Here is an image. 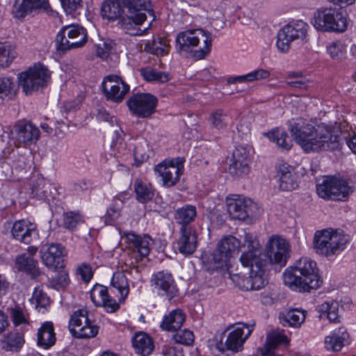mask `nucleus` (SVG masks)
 Wrapping results in <instances>:
<instances>
[{"instance_id": "nucleus-20", "label": "nucleus", "mask_w": 356, "mask_h": 356, "mask_svg": "<svg viewBox=\"0 0 356 356\" xmlns=\"http://www.w3.org/2000/svg\"><path fill=\"white\" fill-rule=\"evenodd\" d=\"M12 134L17 145H30L35 143L40 138V130L31 122H18L14 126Z\"/></svg>"}, {"instance_id": "nucleus-59", "label": "nucleus", "mask_w": 356, "mask_h": 356, "mask_svg": "<svg viewBox=\"0 0 356 356\" xmlns=\"http://www.w3.org/2000/svg\"><path fill=\"white\" fill-rule=\"evenodd\" d=\"M115 44L111 40H107L97 47V54L102 59H106L113 50Z\"/></svg>"}, {"instance_id": "nucleus-27", "label": "nucleus", "mask_w": 356, "mask_h": 356, "mask_svg": "<svg viewBox=\"0 0 356 356\" xmlns=\"http://www.w3.org/2000/svg\"><path fill=\"white\" fill-rule=\"evenodd\" d=\"M349 334L346 328L340 327L325 338V347L327 350L339 351L348 343Z\"/></svg>"}, {"instance_id": "nucleus-23", "label": "nucleus", "mask_w": 356, "mask_h": 356, "mask_svg": "<svg viewBox=\"0 0 356 356\" xmlns=\"http://www.w3.org/2000/svg\"><path fill=\"white\" fill-rule=\"evenodd\" d=\"M11 233L14 238L26 244L31 243L38 236L36 225L26 220L15 222Z\"/></svg>"}, {"instance_id": "nucleus-44", "label": "nucleus", "mask_w": 356, "mask_h": 356, "mask_svg": "<svg viewBox=\"0 0 356 356\" xmlns=\"http://www.w3.org/2000/svg\"><path fill=\"white\" fill-rule=\"evenodd\" d=\"M209 122L213 128L218 130L225 129L228 125L227 114L221 108L213 110L210 113Z\"/></svg>"}, {"instance_id": "nucleus-1", "label": "nucleus", "mask_w": 356, "mask_h": 356, "mask_svg": "<svg viewBox=\"0 0 356 356\" xmlns=\"http://www.w3.org/2000/svg\"><path fill=\"white\" fill-rule=\"evenodd\" d=\"M241 246L247 249L241 255L240 261L243 266L249 268V277L238 280V284L245 291L259 290L267 283V261L261 253L258 240L250 233L244 234L242 244L231 235L222 238L211 255L209 268L218 270L227 266L229 259L238 252Z\"/></svg>"}, {"instance_id": "nucleus-58", "label": "nucleus", "mask_w": 356, "mask_h": 356, "mask_svg": "<svg viewBox=\"0 0 356 356\" xmlns=\"http://www.w3.org/2000/svg\"><path fill=\"white\" fill-rule=\"evenodd\" d=\"M13 79L10 77H0V99L8 97L14 88Z\"/></svg>"}, {"instance_id": "nucleus-35", "label": "nucleus", "mask_w": 356, "mask_h": 356, "mask_svg": "<svg viewBox=\"0 0 356 356\" xmlns=\"http://www.w3.org/2000/svg\"><path fill=\"white\" fill-rule=\"evenodd\" d=\"M197 216V209L191 204L184 205L178 208L175 213L176 222L181 225V227H193L191 223L193 222Z\"/></svg>"}, {"instance_id": "nucleus-57", "label": "nucleus", "mask_w": 356, "mask_h": 356, "mask_svg": "<svg viewBox=\"0 0 356 356\" xmlns=\"http://www.w3.org/2000/svg\"><path fill=\"white\" fill-rule=\"evenodd\" d=\"M76 275L80 276L83 282L88 283L92 280L94 272L89 264L83 262L77 265Z\"/></svg>"}, {"instance_id": "nucleus-36", "label": "nucleus", "mask_w": 356, "mask_h": 356, "mask_svg": "<svg viewBox=\"0 0 356 356\" xmlns=\"http://www.w3.org/2000/svg\"><path fill=\"white\" fill-rule=\"evenodd\" d=\"M289 342L287 337L282 332H273L270 336L267 337L262 355L266 356H282L276 354L275 350L279 346L287 345Z\"/></svg>"}, {"instance_id": "nucleus-29", "label": "nucleus", "mask_w": 356, "mask_h": 356, "mask_svg": "<svg viewBox=\"0 0 356 356\" xmlns=\"http://www.w3.org/2000/svg\"><path fill=\"white\" fill-rule=\"evenodd\" d=\"M185 320L184 312L180 309H176L163 316L160 327L164 331L174 332L181 327Z\"/></svg>"}, {"instance_id": "nucleus-26", "label": "nucleus", "mask_w": 356, "mask_h": 356, "mask_svg": "<svg viewBox=\"0 0 356 356\" xmlns=\"http://www.w3.org/2000/svg\"><path fill=\"white\" fill-rule=\"evenodd\" d=\"M280 188L283 191H292L298 186V175L295 169L286 164H280L278 167Z\"/></svg>"}, {"instance_id": "nucleus-61", "label": "nucleus", "mask_w": 356, "mask_h": 356, "mask_svg": "<svg viewBox=\"0 0 356 356\" xmlns=\"http://www.w3.org/2000/svg\"><path fill=\"white\" fill-rule=\"evenodd\" d=\"M96 118L97 120L108 122L111 126H114V124L118 125L116 118L113 115H111L103 107L99 108L97 109Z\"/></svg>"}, {"instance_id": "nucleus-32", "label": "nucleus", "mask_w": 356, "mask_h": 356, "mask_svg": "<svg viewBox=\"0 0 356 356\" xmlns=\"http://www.w3.org/2000/svg\"><path fill=\"white\" fill-rule=\"evenodd\" d=\"M132 345L136 353L142 356H147L154 348L153 339L146 333L140 332L132 338Z\"/></svg>"}, {"instance_id": "nucleus-13", "label": "nucleus", "mask_w": 356, "mask_h": 356, "mask_svg": "<svg viewBox=\"0 0 356 356\" xmlns=\"http://www.w3.org/2000/svg\"><path fill=\"white\" fill-rule=\"evenodd\" d=\"M69 330L75 338L90 339L97 336L99 327L88 318L86 310L79 309L70 317Z\"/></svg>"}, {"instance_id": "nucleus-47", "label": "nucleus", "mask_w": 356, "mask_h": 356, "mask_svg": "<svg viewBox=\"0 0 356 356\" xmlns=\"http://www.w3.org/2000/svg\"><path fill=\"white\" fill-rule=\"evenodd\" d=\"M16 56L15 48L9 43H0V66L6 67Z\"/></svg>"}, {"instance_id": "nucleus-10", "label": "nucleus", "mask_w": 356, "mask_h": 356, "mask_svg": "<svg viewBox=\"0 0 356 356\" xmlns=\"http://www.w3.org/2000/svg\"><path fill=\"white\" fill-rule=\"evenodd\" d=\"M227 210L232 219L251 220L257 215L258 207L250 199L240 195H231L226 198Z\"/></svg>"}, {"instance_id": "nucleus-46", "label": "nucleus", "mask_w": 356, "mask_h": 356, "mask_svg": "<svg viewBox=\"0 0 356 356\" xmlns=\"http://www.w3.org/2000/svg\"><path fill=\"white\" fill-rule=\"evenodd\" d=\"M327 52L336 60H341L346 57V45L340 40H336L327 45Z\"/></svg>"}, {"instance_id": "nucleus-11", "label": "nucleus", "mask_w": 356, "mask_h": 356, "mask_svg": "<svg viewBox=\"0 0 356 356\" xmlns=\"http://www.w3.org/2000/svg\"><path fill=\"white\" fill-rule=\"evenodd\" d=\"M308 28V24L302 20L285 25L277 35L276 46L278 51L286 53L289 50L292 41L303 40L307 36Z\"/></svg>"}, {"instance_id": "nucleus-18", "label": "nucleus", "mask_w": 356, "mask_h": 356, "mask_svg": "<svg viewBox=\"0 0 356 356\" xmlns=\"http://www.w3.org/2000/svg\"><path fill=\"white\" fill-rule=\"evenodd\" d=\"M153 290L160 296H164L168 300L177 296L178 289L172 275L163 270L154 273L150 280Z\"/></svg>"}, {"instance_id": "nucleus-49", "label": "nucleus", "mask_w": 356, "mask_h": 356, "mask_svg": "<svg viewBox=\"0 0 356 356\" xmlns=\"http://www.w3.org/2000/svg\"><path fill=\"white\" fill-rule=\"evenodd\" d=\"M288 78L296 79L295 80L288 81L286 84L294 88L300 90H307L309 86V80L302 76L299 72H291L288 74Z\"/></svg>"}, {"instance_id": "nucleus-60", "label": "nucleus", "mask_w": 356, "mask_h": 356, "mask_svg": "<svg viewBox=\"0 0 356 356\" xmlns=\"http://www.w3.org/2000/svg\"><path fill=\"white\" fill-rule=\"evenodd\" d=\"M249 153L247 149L243 146H238L233 152V161L243 162L248 163Z\"/></svg>"}, {"instance_id": "nucleus-14", "label": "nucleus", "mask_w": 356, "mask_h": 356, "mask_svg": "<svg viewBox=\"0 0 356 356\" xmlns=\"http://www.w3.org/2000/svg\"><path fill=\"white\" fill-rule=\"evenodd\" d=\"M158 99L150 93H135L127 100V104L131 114L140 118H148L155 112Z\"/></svg>"}, {"instance_id": "nucleus-38", "label": "nucleus", "mask_w": 356, "mask_h": 356, "mask_svg": "<svg viewBox=\"0 0 356 356\" xmlns=\"http://www.w3.org/2000/svg\"><path fill=\"white\" fill-rule=\"evenodd\" d=\"M264 136L271 142L275 143L282 150L288 151L293 145L292 140L290 139L288 134L283 129L275 128L265 133Z\"/></svg>"}, {"instance_id": "nucleus-51", "label": "nucleus", "mask_w": 356, "mask_h": 356, "mask_svg": "<svg viewBox=\"0 0 356 356\" xmlns=\"http://www.w3.org/2000/svg\"><path fill=\"white\" fill-rule=\"evenodd\" d=\"M70 282L68 273L65 270H61L50 280L49 283L52 288L59 290L67 287Z\"/></svg>"}, {"instance_id": "nucleus-28", "label": "nucleus", "mask_w": 356, "mask_h": 356, "mask_svg": "<svg viewBox=\"0 0 356 356\" xmlns=\"http://www.w3.org/2000/svg\"><path fill=\"white\" fill-rule=\"evenodd\" d=\"M47 0H15L13 8L15 18L22 19L33 10L44 7Z\"/></svg>"}, {"instance_id": "nucleus-52", "label": "nucleus", "mask_w": 356, "mask_h": 356, "mask_svg": "<svg viewBox=\"0 0 356 356\" xmlns=\"http://www.w3.org/2000/svg\"><path fill=\"white\" fill-rule=\"evenodd\" d=\"M172 340L176 343L183 344L186 346L191 345L194 341L193 333L187 330H181L176 331V333L172 336Z\"/></svg>"}, {"instance_id": "nucleus-22", "label": "nucleus", "mask_w": 356, "mask_h": 356, "mask_svg": "<svg viewBox=\"0 0 356 356\" xmlns=\"http://www.w3.org/2000/svg\"><path fill=\"white\" fill-rule=\"evenodd\" d=\"M177 240V249L180 253L188 256L193 254L198 245L197 233L193 227H180Z\"/></svg>"}, {"instance_id": "nucleus-37", "label": "nucleus", "mask_w": 356, "mask_h": 356, "mask_svg": "<svg viewBox=\"0 0 356 356\" xmlns=\"http://www.w3.org/2000/svg\"><path fill=\"white\" fill-rule=\"evenodd\" d=\"M134 190L136 193V200L140 203H146L152 200L154 196L155 190L152 185L139 179L135 180Z\"/></svg>"}, {"instance_id": "nucleus-40", "label": "nucleus", "mask_w": 356, "mask_h": 356, "mask_svg": "<svg viewBox=\"0 0 356 356\" xmlns=\"http://www.w3.org/2000/svg\"><path fill=\"white\" fill-rule=\"evenodd\" d=\"M317 309L319 318H327L331 323L339 322V303L337 301L325 302Z\"/></svg>"}, {"instance_id": "nucleus-62", "label": "nucleus", "mask_w": 356, "mask_h": 356, "mask_svg": "<svg viewBox=\"0 0 356 356\" xmlns=\"http://www.w3.org/2000/svg\"><path fill=\"white\" fill-rule=\"evenodd\" d=\"M61 5L67 14H72L81 8V0H60Z\"/></svg>"}, {"instance_id": "nucleus-30", "label": "nucleus", "mask_w": 356, "mask_h": 356, "mask_svg": "<svg viewBox=\"0 0 356 356\" xmlns=\"http://www.w3.org/2000/svg\"><path fill=\"white\" fill-rule=\"evenodd\" d=\"M56 341L54 327L51 322L46 321L38 330L37 344L47 350L53 346Z\"/></svg>"}, {"instance_id": "nucleus-16", "label": "nucleus", "mask_w": 356, "mask_h": 356, "mask_svg": "<svg viewBox=\"0 0 356 356\" xmlns=\"http://www.w3.org/2000/svg\"><path fill=\"white\" fill-rule=\"evenodd\" d=\"M140 6H134L133 9H128V14L126 16H121L119 18L120 26L128 34L136 35L138 30L136 29L146 19L145 12L151 13L152 10L149 8V4L143 0Z\"/></svg>"}, {"instance_id": "nucleus-56", "label": "nucleus", "mask_w": 356, "mask_h": 356, "mask_svg": "<svg viewBox=\"0 0 356 356\" xmlns=\"http://www.w3.org/2000/svg\"><path fill=\"white\" fill-rule=\"evenodd\" d=\"M63 216L64 227L69 229H73L82 221V217L79 212L68 211Z\"/></svg>"}, {"instance_id": "nucleus-25", "label": "nucleus", "mask_w": 356, "mask_h": 356, "mask_svg": "<svg viewBox=\"0 0 356 356\" xmlns=\"http://www.w3.org/2000/svg\"><path fill=\"white\" fill-rule=\"evenodd\" d=\"M63 251L64 248L60 244L44 245L40 251L42 261L49 268H56L59 266Z\"/></svg>"}, {"instance_id": "nucleus-21", "label": "nucleus", "mask_w": 356, "mask_h": 356, "mask_svg": "<svg viewBox=\"0 0 356 356\" xmlns=\"http://www.w3.org/2000/svg\"><path fill=\"white\" fill-rule=\"evenodd\" d=\"M90 298L96 306L103 307L107 312H115L120 307L116 300L108 295L107 287L102 284L93 286L90 291Z\"/></svg>"}, {"instance_id": "nucleus-42", "label": "nucleus", "mask_w": 356, "mask_h": 356, "mask_svg": "<svg viewBox=\"0 0 356 356\" xmlns=\"http://www.w3.org/2000/svg\"><path fill=\"white\" fill-rule=\"evenodd\" d=\"M140 74L148 82L166 83L170 80V74L161 72L151 67H147L140 70Z\"/></svg>"}, {"instance_id": "nucleus-31", "label": "nucleus", "mask_w": 356, "mask_h": 356, "mask_svg": "<svg viewBox=\"0 0 356 356\" xmlns=\"http://www.w3.org/2000/svg\"><path fill=\"white\" fill-rule=\"evenodd\" d=\"M306 314L304 309H291L280 313L279 320L284 326L298 327L305 321Z\"/></svg>"}, {"instance_id": "nucleus-55", "label": "nucleus", "mask_w": 356, "mask_h": 356, "mask_svg": "<svg viewBox=\"0 0 356 356\" xmlns=\"http://www.w3.org/2000/svg\"><path fill=\"white\" fill-rule=\"evenodd\" d=\"M228 170L233 177H239L248 175L250 168L248 163L232 161Z\"/></svg>"}, {"instance_id": "nucleus-19", "label": "nucleus", "mask_w": 356, "mask_h": 356, "mask_svg": "<svg viewBox=\"0 0 356 356\" xmlns=\"http://www.w3.org/2000/svg\"><path fill=\"white\" fill-rule=\"evenodd\" d=\"M143 0H104L101 7L102 17L111 21L121 17L123 8L133 9L134 6H140Z\"/></svg>"}, {"instance_id": "nucleus-63", "label": "nucleus", "mask_w": 356, "mask_h": 356, "mask_svg": "<svg viewBox=\"0 0 356 356\" xmlns=\"http://www.w3.org/2000/svg\"><path fill=\"white\" fill-rule=\"evenodd\" d=\"M270 75V72L264 69H258L249 72V76L251 82L254 81L266 79L268 78Z\"/></svg>"}, {"instance_id": "nucleus-50", "label": "nucleus", "mask_w": 356, "mask_h": 356, "mask_svg": "<svg viewBox=\"0 0 356 356\" xmlns=\"http://www.w3.org/2000/svg\"><path fill=\"white\" fill-rule=\"evenodd\" d=\"M124 133L122 129L117 125L114 130V136H113L111 147L119 153H124L127 149V144L124 140Z\"/></svg>"}, {"instance_id": "nucleus-8", "label": "nucleus", "mask_w": 356, "mask_h": 356, "mask_svg": "<svg viewBox=\"0 0 356 356\" xmlns=\"http://www.w3.org/2000/svg\"><path fill=\"white\" fill-rule=\"evenodd\" d=\"M352 192L348 182L339 177L326 176L316 184L318 195L325 200H343Z\"/></svg>"}, {"instance_id": "nucleus-17", "label": "nucleus", "mask_w": 356, "mask_h": 356, "mask_svg": "<svg viewBox=\"0 0 356 356\" xmlns=\"http://www.w3.org/2000/svg\"><path fill=\"white\" fill-rule=\"evenodd\" d=\"M289 250L287 241L277 235L270 237L266 245V256L271 264L285 265L289 257Z\"/></svg>"}, {"instance_id": "nucleus-39", "label": "nucleus", "mask_w": 356, "mask_h": 356, "mask_svg": "<svg viewBox=\"0 0 356 356\" xmlns=\"http://www.w3.org/2000/svg\"><path fill=\"white\" fill-rule=\"evenodd\" d=\"M170 42L165 38H157L147 40L144 46V51L156 56H164L168 54Z\"/></svg>"}, {"instance_id": "nucleus-41", "label": "nucleus", "mask_w": 356, "mask_h": 356, "mask_svg": "<svg viewBox=\"0 0 356 356\" xmlns=\"http://www.w3.org/2000/svg\"><path fill=\"white\" fill-rule=\"evenodd\" d=\"M123 206L124 202L120 198H114L104 217L105 224L113 225L121 216Z\"/></svg>"}, {"instance_id": "nucleus-53", "label": "nucleus", "mask_w": 356, "mask_h": 356, "mask_svg": "<svg viewBox=\"0 0 356 356\" xmlns=\"http://www.w3.org/2000/svg\"><path fill=\"white\" fill-rule=\"evenodd\" d=\"M31 302L36 308H45L49 305V298L39 287H36L33 293Z\"/></svg>"}, {"instance_id": "nucleus-24", "label": "nucleus", "mask_w": 356, "mask_h": 356, "mask_svg": "<svg viewBox=\"0 0 356 356\" xmlns=\"http://www.w3.org/2000/svg\"><path fill=\"white\" fill-rule=\"evenodd\" d=\"M124 237L129 248H132L134 251L137 252L141 258L149 255L150 245L153 243L152 238L149 235H138L131 232L124 233Z\"/></svg>"}, {"instance_id": "nucleus-34", "label": "nucleus", "mask_w": 356, "mask_h": 356, "mask_svg": "<svg viewBox=\"0 0 356 356\" xmlns=\"http://www.w3.org/2000/svg\"><path fill=\"white\" fill-rule=\"evenodd\" d=\"M24 337L22 332H10L3 336L0 341L1 347L6 351L18 352L24 344Z\"/></svg>"}, {"instance_id": "nucleus-4", "label": "nucleus", "mask_w": 356, "mask_h": 356, "mask_svg": "<svg viewBox=\"0 0 356 356\" xmlns=\"http://www.w3.org/2000/svg\"><path fill=\"white\" fill-rule=\"evenodd\" d=\"M175 43L177 53L191 54L195 59L200 60L211 51L212 38L202 29H187L177 35Z\"/></svg>"}, {"instance_id": "nucleus-43", "label": "nucleus", "mask_w": 356, "mask_h": 356, "mask_svg": "<svg viewBox=\"0 0 356 356\" xmlns=\"http://www.w3.org/2000/svg\"><path fill=\"white\" fill-rule=\"evenodd\" d=\"M10 315L13 325L17 326L29 325V314L26 309L16 305L10 309Z\"/></svg>"}, {"instance_id": "nucleus-6", "label": "nucleus", "mask_w": 356, "mask_h": 356, "mask_svg": "<svg viewBox=\"0 0 356 356\" xmlns=\"http://www.w3.org/2000/svg\"><path fill=\"white\" fill-rule=\"evenodd\" d=\"M348 241V236L342 231L327 229L315 233L314 247L316 253L330 257L342 252Z\"/></svg>"}, {"instance_id": "nucleus-5", "label": "nucleus", "mask_w": 356, "mask_h": 356, "mask_svg": "<svg viewBox=\"0 0 356 356\" xmlns=\"http://www.w3.org/2000/svg\"><path fill=\"white\" fill-rule=\"evenodd\" d=\"M312 23L322 32L343 33L348 28V15L341 8H321L314 12Z\"/></svg>"}, {"instance_id": "nucleus-9", "label": "nucleus", "mask_w": 356, "mask_h": 356, "mask_svg": "<svg viewBox=\"0 0 356 356\" xmlns=\"http://www.w3.org/2000/svg\"><path fill=\"white\" fill-rule=\"evenodd\" d=\"M19 84L26 95L46 87L51 79V72L42 64H35L33 67L18 75Z\"/></svg>"}, {"instance_id": "nucleus-54", "label": "nucleus", "mask_w": 356, "mask_h": 356, "mask_svg": "<svg viewBox=\"0 0 356 356\" xmlns=\"http://www.w3.org/2000/svg\"><path fill=\"white\" fill-rule=\"evenodd\" d=\"M122 81L120 76L115 74L105 76L102 83L104 94H106L108 91H111L115 88H119V85H122Z\"/></svg>"}, {"instance_id": "nucleus-3", "label": "nucleus", "mask_w": 356, "mask_h": 356, "mask_svg": "<svg viewBox=\"0 0 356 356\" xmlns=\"http://www.w3.org/2000/svg\"><path fill=\"white\" fill-rule=\"evenodd\" d=\"M284 282L293 291L309 292L322 284L316 263L308 257H302L284 273Z\"/></svg>"}, {"instance_id": "nucleus-2", "label": "nucleus", "mask_w": 356, "mask_h": 356, "mask_svg": "<svg viewBox=\"0 0 356 356\" xmlns=\"http://www.w3.org/2000/svg\"><path fill=\"white\" fill-rule=\"evenodd\" d=\"M289 131L305 153L333 150L339 145V128L332 124L316 127L312 120L300 118L290 124Z\"/></svg>"}, {"instance_id": "nucleus-12", "label": "nucleus", "mask_w": 356, "mask_h": 356, "mask_svg": "<svg viewBox=\"0 0 356 356\" xmlns=\"http://www.w3.org/2000/svg\"><path fill=\"white\" fill-rule=\"evenodd\" d=\"M87 41L86 30L78 25L63 27L57 34L56 43L59 51H67L82 47Z\"/></svg>"}, {"instance_id": "nucleus-15", "label": "nucleus", "mask_w": 356, "mask_h": 356, "mask_svg": "<svg viewBox=\"0 0 356 356\" xmlns=\"http://www.w3.org/2000/svg\"><path fill=\"white\" fill-rule=\"evenodd\" d=\"M183 160L177 158L164 161L154 168L155 172L161 177L165 187H172L179 181L183 172Z\"/></svg>"}, {"instance_id": "nucleus-64", "label": "nucleus", "mask_w": 356, "mask_h": 356, "mask_svg": "<svg viewBox=\"0 0 356 356\" xmlns=\"http://www.w3.org/2000/svg\"><path fill=\"white\" fill-rule=\"evenodd\" d=\"M161 353L164 356H184L181 348H177L169 345L163 346Z\"/></svg>"}, {"instance_id": "nucleus-33", "label": "nucleus", "mask_w": 356, "mask_h": 356, "mask_svg": "<svg viewBox=\"0 0 356 356\" xmlns=\"http://www.w3.org/2000/svg\"><path fill=\"white\" fill-rule=\"evenodd\" d=\"M16 265L19 270L26 272L32 279H36L40 275L37 260L26 253L16 258Z\"/></svg>"}, {"instance_id": "nucleus-45", "label": "nucleus", "mask_w": 356, "mask_h": 356, "mask_svg": "<svg viewBox=\"0 0 356 356\" xmlns=\"http://www.w3.org/2000/svg\"><path fill=\"white\" fill-rule=\"evenodd\" d=\"M111 285L117 289L121 296L127 297L129 291L128 279L123 272H115L113 275Z\"/></svg>"}, {"instance_id": "nucleus-7", "label": "nucleus", "mask_w": 356, "mask_h": 356, "mask_svg": "<svg viewBox=\"0 0 356 356\" xmlns=\"http://www.w3.org/2000/svg\"><path fill=\"white\" fill-rule=\"evenodd\" d=\"M253 327L243 323H237L234 325H229L225 329L223 334L229 331L226 335L225 341L221 339L216 343V348L220 353L230 351L238 353L242 350L245 341L250 336Z\"/></svg>"}, {"instance_id": "nucleus-48", "label": "nucleus", "mask_w": 356, "mask_h": 356, "mask_svg": "<svg viewBox=\"0 0 356 356\" xmlns=\"http://www.w3.org/2000/svg\"><path fill=\"white\" fill-rule=\"evenodd\" d=\"M129 91V86L122 81V85H119V88H115L111 91H108L104 95L107 100L119 103L124 99L126 94Z\"/></svg>"}]
</instances>
